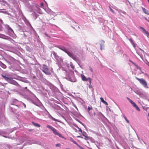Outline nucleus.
Wrapping results in <instances>:
<instances>
[{
  "instance_id": "1",
  "label": "nucleus",
  "mask_w": 149,
  "mask_h": 149,
  "mask_svg": "<svg viewBox=\"0 0 149 149\" xmlns=\"http://www.w3.org/2000/svg\"><path fill=\"white\" fill-rule=\"evenodd\" d=\"M64 71L63 73L65 74V78L67 79L72 82L77 81V79L74 76L73 71H70L69 73H68L66 70H64Z\"/></svg>"
},
{
  "instance_id": "2",
  "label": "nucleus",
  "mask_w": 149,
  "mask_h": 149,
  "mask_svg": "<svg viewBox=\"0 0 149 149\" xmlns=\"http://www.w3.org/2000/svg\"><path fill=\"white\" fill-rule=\"evenodd\" d=\"M56 47L65 52V53L67 54L71 58L77 61V58L76 57L74 56L72 52L69 51L68 49L65 46L62 45H57Z\"/></svg>"
},
{
  "instance_id": "3",
  "label": "nucleus",
  "mask_w": 149,
  "mask_h": 149,
  "mask_svg": "<svg viewBox=\"0 0 149 149\" xmlns=\"http://www.w3.org/2000/svg\"><path fill=\"white\" fill-rule=\"evenodd\" d=\"M1 76L3 78L8 82L11 84H13L17 86H20L15 81L13 80L12 78L6 77V75L1 74Z\"/></svg>"
},
{
  "instance_id": "4",
  "label": "nucleus",
  "mask_w": 149,
  "mask_h": 149,
  "mask_svg": "<svg viewBox=\"0 0 149 149\" xmlns=\"http://www.w3.org/2000/svg\"><path fill=\"white\" fill-rule=\"evenodd\" d=\"M27 91L29 93L33 95V100L29 99V100L31 102L34 104L36 106H39L41 104V103L38 99L34 95L31 91L28 89H27Z\"/></svg>"
},
{
  "instance_id": "5",
  "label": "nucleus",
  "mask_w": 149,
  "mask_h": 149,
  "mask_svg": "<svg viewBox=\"0 0 149 149\" xmlns=\"http://www.w3.org/2000/svg\"><path fill=\"white\" fill-rule=\"evenodd\" d=\"M47 127L50 129L53 132V133L55 135L58 136L60 137L64 138V137L59 133L58 131L53 127L49 125H47Z\"/></svg>"
},
{
  "instance_id": "6",
  "label": "nucleus",
  "mask_w": 149,
  "mask_h": 149,
  "mask_svg": "<svg viewBox=\"0 0 149 149\" xmlns=\"http://www.w3.org/2000/svg\"><path fill=\"white\" fill-rule=\"evenodd\" d=\"M136 79L139 81L140 83L144 88H148L147 83L146 81L143 78L139 79L137 77H135Z\"/></svg>"
},
{
  "instance_id": "7",
  "label": "nucleus",
  "mask_w": 149,
  "mask_h": 149,
  "mask_svg": "<svg viewBox=\"0 0 149 149\" xmlns=\"http://www.w3.org/2000/svg\"><path fill=\"white\" fill-rule=\"evenodd\" d=\"M4 26L5 29L7 30L9 35L11 37H14L15 34L13 30L7 24H5Z\"/></svg>"
},
{
  "instance_id": "8",
  "label": "nucleus",
  "mask_w": 149,
  "mask_h": 149,
  "mask_svg": "<svg viewBox=\"0 0 149 149\" xmlns=\"http://www.w3.org/2000/svg\"><path fill=\"white\" fill-rule=\"evenodd\" d=\"M29 28V29L30 34L32 36H33L36 38L38 37V36L37 34L36 31L33 28L32 26H31V27Z\"/></svg>"
},
{
  "instance_id": "9",
  "label": "nucleus",
  "mask_w": 149,
  "mask_h": 149,
  "mask_svg": "<svg viewBox=\"0 0 149 149\" xmlns=\"http://www.w3.org/2000/svg\"><path fill=\"white\" fill-rule=\"evenodd\" d=\"M42 71L43 72L47 75H50L51 73L47 66L45 64H43L42 66Z\"/></svg>"
},
{
  "instance_id": "10",
  "label": "nucleus",
  "mask_w": 149,
  "mask_h": 149,
  "mask_svg": "<svg viewBox=\"0 0 149 149\" xmlns=\"http://www.w3.org/2000/svg\"><path fill=\"white\" fill-rule=\"evenodd\" d=\"M29 9H30V11L31 12H33L32 14L33 17L35 19H36L38 17V15L35 12L33 11V7L32 6H30L29 7Z\"/></svg>"
},
{
  "instance_id": "11",
  "label": "nucleus",
  "mask_w": 149,
  "mask_h": 149,
  "mask_svg": "<svg viewBox=\"0 0 149 149\" xmlns=\"http://www.w3.org/2000/svg\"><path fill=\"white\" fill-rule=\"evenodd\" d=\"M127 99L131 103L132 105L136 109L139 111H140V110L139 107L136 105L134 102L132 100L130 99L129 98L127 97Z\"/></svg>"
},
{
  "instance_id": "12",
  "label": "nucleus",
  "mask_w": 149,
  "mask_h": 149,
  "mask_svg": "<svg viewBox=\"0 0 149 149\" xmlns=\"http://www.w3.org/2000/svg\"><path fill=\"white\" fill-rule=\"evenodd\" d=\"M20 102L17 100L15 99H13L11 100L10 102V104L11 105H14L18 107V103Z\"/></svg>"
},
{
  "instance_id": "13",
  "label": "nucleus",
  "mask_w": 149,
  "mask_h": 149,
  "mask_svg": "<svg viewBox=\"0 0 149 149\" xmlns=\"http://www.w3.org/2000/svg\"><path fill=\"white\" fill-rule=\"evenodd\" d=\"M27 143L29 145L33 144H40V142L35 140H29L27 141Z\"/></svg>"
},
{
  "instance_id": "14",
  "label": "nucleus",
  "mask_w": 149,
  "mask_h": 149,
  "mask_svg": "<svg viewBox=\"0 0 149 149\" xmlns=\"http://www.w3.org/2000/svg\"><path fill=\"white\" fill-rule=\"evenodd\" d=\"M23 19L25 22L26 24L27 25L29 28L31 26H32L28 20L25 17L23 16Z\"/></svg>"
},
{
  "instance_id": "15",
  "label": "nucleus",
  "mask_w": 149,
  "mask_h": 149,
  "mask_svg": "<svg viewBox=\"0 0 149 149\" xmlns=\"http://www.w3.org/2000/svg\"><path fill=\"white\" fill-rule=\"evenodd\" d=\"M134 92L137 95H143L142 93L138 88H136L133 90Z\"/></svg>"
},
{
  "instance_id": "16",
  "label": "nucleus",
  "mask_w": 149,
  "mask_h": 149,
  "mask_svg": "<svg viewBox=\"0 0 149 149\" xmlns=\"http://www.w3.org/2000/svg\"><path fill=\"white\" fill-rule=\"evenodd\" d=\"M140 28L142 30V32L145 34L147 36H149V33L147 31H146L144 28L140 26Z\"/></svg>"
},
{
  "instance_id": "17",
  "label": "nucleus",
  "mask_w": 149,
  "mask_h": 149,
  "mask_svg": "<svg viewBox=\"0 0 149 149\" xmlns=\"http://www.w3.org/2000/svg\"><path fill=\"white\" fill-rule=\"evenodd\" d=\"M53 54L54 56V58L56 60H58L59 58V56L57 55L56 53L54 51H52L51 52V55Z\"/></svg>"
},
{
  "instance_id": "18",
  "label": "nucleus",
  "mask_w": 149,
  "mask_h": 149,
  "mask_svg": "<svg viewBox=\"0 0 149 149\" xmlns=\"http://www.w3.org/2000/svg\"><path fill=\"white\" fill-rule=\"evenodd\" d=\"M0 66L2 68L5 69L6 68V66L5 64L3 63L0 61Z\"/></svg>"
},
{
  "instance_id": "19",
  "label": "nucleus",
  "mask_w": 149,
  "mask_h": 149,
  "mask_svg": "<svg viewBox=\"0 0 149 149\" xmlns=\"http://www.w3.org/2000/svg\"><path fill=\"white\" fill-rule=\"evenodd\" d=\"M81 77L82 78V79L83 81H87L88 79V78H86L85 76L83 74H81Z\"/></svg>"
},
{
  "instance_id": "20",
  "label": "nucleus",
  "mask_w": 149,
  "mask_h": 149,
  "mask_svg": "<svg viewBox=\"0 0 149 149\" xmlns=\"http://www.w3.org/2000/svg\"><path fill=\"white\" fill-rule=\"evenodd\" d=\"M101 43L100 44V49L102 50V47L104 46V44L105 42L103 40H101L100 41Z\"/></svg>"
},
{
  "instance_id": "21",
  "label": "nucleus",
  "mask_w": 149,
  "mask_h": 149,
  "mask_svg": "<svg viewBox=\"0 0 149 149\" xmlns=\"http://www.w3.org/2000/svg\"><path fill=\"white\" fill-rule=\"evenodd\" d=\"M128 40L130 41V43H131L133 47L135 48L136 47V45H135V44H134V42H133L132 39L131 38H129L128 39Z\"/></svg>"
},
{
  "instance_id": "22",
  "label": "nucleus",
  "mask_w": 149,
  "mask_h": 149,
  "mask_svg": "<svg viewBox=\"0 0 149 149\" xmlns=\"http://www.w3.org/2000/svg\"><path fill=\"white\" fill-rule=\"evenodd\" d=\"M142 9L143 11V12L146 14L148 15V14L149 12V11H148V10H146L145 8L142 7Z\"/></svg>"
},
{
  "instance_id": "23",
  "label": "nucleus",
  "mask_w": 149,
  "mask_h": 149,
  "mask_svg": "<svg viewBox=\"0 0 149 149\" xmlns=\"http://www.w3.org/2000/svg\"><path fill=\"white\" fill-rule=\"evenodd\" d=\"M100 99L101 100V101L103 103H104L106 105H108L107 103L104 100L102 97H100Z\"/></svg>"
},
{
  "instance_id": "24",
  "label": "nucleus",
  "mask_w": 149,
  "mask_h": 149,
  "mask_svg": "<svg viewBox=\"0 0 149 149\" xmlns=\"http://www.w3.org/2000/svg\"><path fill=\"white\" fill-rule=\"evenodd\" d=\"M32 123L36 127H40V125L37 123H34L33 122H32Z\"/></svg>"
},
{
  "instance_id": "25",
  "label": "nucleus",
  "mask_w": 149,
  "mask_h": 149,
  "mask_svg": "<svg viewBox=\"0 0 149 149\" xmlns=\"http://www.w3.org/2000/svg\"><path fill=\"white\" fill-rule=\"evenodd\" d=\"M49 117L50 118L52 119V120H54V121H58L54 118H53L51 115L50 114H49Z\"/></svg>"
},
{
  "instance_id": "26",
  "label": "nucleus",
  "mask_w": 149,
  "mask_h": 149,
  "mask_svg": "<svg viewBox=\"0 0 149 149\" xmlns=\"http://www.w3.org/2000/svg\"><path fill=\"white\" fill-rule=\"evenodd\" d=\"M123 117L125 119V120L127 122V123H129V120L127 119V118H126V116H125V115L124 114L123 115Z\"/></svg>"
},
{
  "instance_id": "27",
  "label": "nucleus",
  "mask_w": 149,
  "mask_h": 149,
  "mask_svg": "<svg viewBox=\"0 0 149 149\" xmlns=\"http://www.w3.org/2000/svg\"><path fill=\"white\" fill-rule=\"evenodd\" d=\"M25 48L26 50L28 51H30L31 49L30 48V47L26 45L25 47Z\"/></svg>"
},
{
  "instance_id": "28",
  "label": "nucleus",
  "mask_w": 149,
  "mask_h": 149,
  "mask_svg": "<svg viewBox=\"0 0 149 149\" xmlns=\"http://www.w3.org/2000/svg\"><path fill=\"white\" fill-rule=\"evenodd\" d=\"M26 33H27V34H26L25 33H23V35L24 36L25 38L27 37L29 33V32H26Z\"/></svg>"
},
{
  "instance_id": "29",
  "label": "nucleus",
  "mask_w": 149,
  "mask_h": 149,
  "mask_svg": "<svg viewBox=\"0 0 149 149\" xmlns=\"http://www.w3.org/2000/svg\"><path fill=\"white\" fill-rule=\"evenodd\" d=\"M76 120L80 124H82L83 125L84 127V124L81 122L79 120L77 119H76Z\"/></svg>"
},
{
  "instance_id": "30",
  "label": "nucleus",
  "mask_w": 149,
  "mask_h": 149,
  "mask_svg": "<svg viewBox=\"0 0 149 149\" xmlns=\"http://www.w3.org/2000/svg\"><path fill=\"white\" fill-rule=\"evenodd\" d=\"M21 81L26 83H28L29 82L28 80H26L25 79H22Z\"/></svg>"
},
{
  "instance_id": "31",
  "label": "nucleus",
  "mask_w": 149,
  "mask_h": 149,
  "mask_svg": "<svg viewBox=\"0 0 149 149\" xmlns=\"http://www.w3.org/2000/svg\"><path fill=\"white\" fill-rule=\"evenodd\" d=\"M20 103H21L20 104L21 105H23L25 108L26 107V105L24 103L22 102H20Z\"/></svg>"
},
{
  "instance_id": "32",
  "label": "nucleus",
  "mask_w": 149,
  "mask_h": 149,
  "mask_svg": "<svg viewBox=\"0 0 149 149\" xmlns=\"http://www.w3.org/2000/svg\"><path fill=\"white\" fill-rule=\"evenodd\" d=\"M84 137H85L84 139L85 140H88V139H89V137L86 136H84Z\"/></svg>"
},
{
  "instance_id": "33",
  "label": "nucleus",
  "mask_w": 149,
  "mask_h": 149,
  "mask_svg": "<svg viewBox=\"0 0 149 149\" xmlns=\"http://www.w3.org/2000/svg\"><path fill=\"white\" fill-rule=\"evenodd\" d=\"M88 81H89V83L90 84H91V79L90 78L88 77Z\"/></svg>"
},
{
  "instance_id": "34",
  "label": "nucleus",
  "mask_w": 149,
  "mask_h": 149,
  "mask_svg": "<svg viewBox=\"0 0 149 149\" xmlns=\"http://www.w3.org/2000/svg\"><path fill=\"white\" fill-rule=\"evenodd\" d=\"M90 131L91 132H92L93 133H94L95 134H96V135H97V134H98V133L97 132H95L93 131L92 130H91Z\"/></svg>"
},
{
  "instance_id": "35",
  "label": "nucleus",
  "mask_w": 149,
  "mask_h": 149,
  "mask_svg": "<svg viewBox=\"0 0 149 149\" xmlns=\"http://www.w3.org/2000/svg\"><path fill=\"white\" fill-rule=\"evenodd\" d=\"M56 147H60L61 146V144L60 143H58L56 145Z\"/></svg>"
},
{
  "instance_id": "36",
  "label": "nucleus",
  "mask_w": 149,
  "mask_h": 149,
  "mask_svg": "<svg viewBox=\"0 0 149 149\" xmlns=\"http://www.w3.org/2000/svg\"><path fill=\"white\" fill-rule=\"evenodd\" d=\"M82 135H83V136H86V132H82Z\"/></svg>"
},
{
  "instance_id": "37",
  "label": "nucleus",
  "mask_w": 149,
  "mask_h": 149,
  "mask_svg": "<svg viewBox=\"0 0 149 149\" xmlns=\"http://www.w3.org/2000/svg\"><path fill=\"white\" fill-rule=\"evenodd\" d=\"M92 109V107H88V111H90Z\"/></svg>"
},
{
  "instance_id": "38",
  "label": "nucleus",
  "mask_w": 149,
  "mask_h": 149,
  "mask_svg": "<svg viewBox=\"0 0 149 149\" xmlns=\"http://www.w3.org/2000/svg\"><path fill=\"white\" fill-rule=\"evenodd\" d=\"M3 52L2 50H0V55H2L3 54Z\"/></svg>"
},
{
  "instance_id": "39",
  "label": "nucleus",
  "mask_w": 149,
  "mask_h": 149,
  "mask_svg": "<svg viewBox=\"0 0 149 149\" xmlns=\"http://www.w3.org/2000/svg\"><path fill=\"white\" fill-rule=\"evenodd\" d=\"M10 40L12 43H13V42H15L14 40L12 39H10Z\"/></svg>"
},
{
  "instance_id": "40",
  "label": "nucleus",
  "mask_w": 149,
  "mask_h": 149,
  "mask_svg": "<svg viewBox=\"0 0 149 149\" xmlns=\"http://www.w3.org/2000/svg\"><path fill=\"white\" fill-rule=\"evenodd\" d=\"M78 129H79V131L81 133H82V131L81 128L79 127Z\"/></svg>"
},
{
  "instance_id": "41",
  "label": "nucleus",
  "mask_w": 149,
  "mask_h": 149,
  "mask_svg": "<svg viewBox=\"0 0 149 149\" xmlns=\"http://www.w3.org/2000/svg\"><path fill=\"white\" fill-rule=\"evenodd\" d=\"M70 66H71L72 68V69L73 70H74V67L73 65L72 64H71L70 65Z\"/></svg>"
},
{
  "instance_id": "42",
  "label": "nucleus",
  "mask_w": 149,
  "mask_h": 149,
  "mask_svg": "<svg viewBox=\"0 0 149 149\" xmlns=\"http://www.w3.org/2000/svg\"><path fill=\"white\" fill-rule=\"evenodd\" d=\"M0 13H6V12L0 10Z\"/></svg>"
},
{
  "instance_id": "43",
  "label": "nucleus",
  "mask_w": 149,
  "mask_h": 149,
  "mask_svg": "<svg viewBox=\"0 0 149 149\" xmlns=\"http://www.w3.org/2000/svg\"><path fill=\"white\" fill-rule=\"evenodd\" d=\"M71 141L73 142L74 144L76 143V142L74 140L72 139L71 140Z\"/></svg>"
},
{
  "instance_id": "44",
  "label": "nucleus",
  "mask_w": 149,
  "mask_h": 149,
  "mask_svg": "<svg viewBox=\"0 0 149 149\" xmlns=\"http://www.w3.org/2000/svg\"><path fill=\"white\" fill-rule=\"evenodd\" d=\"M6 62L8 64H9V65H10L11 64V63L10 62L8 61H6Z\"/></svg>"
},
{
  "instance_id": "45",
  "label": "nucleus",
  "mask_w": 149,
  "mask_h": 149,
  "mask_svg": "<svg viewBox=\"0 0 149 149\" xmlns=\"http://www.w3.org/2000/svg\"><path fill=\"white\" fill-rule=\"evenodd\" d=\"M44 34L47 36L49 37V36L48 35H47V33H45Z\"/></svg>"
},
{
  "instance_id": "46",
  "label": "nucleus",
  "mask_w": 149,
  "mask_h": 149,
  "mask_svg": "<svg viewBox=\"0 0 149 149\" xmlns=\"http://www.w3.org/2000/svg\"><path fill=\"white\" fill-rule=\"evenodd\" d=\"M77 146H78L79 147V146H80L77 143V142H76V143H74Z\"/></svg>"
},
{
  "instance_id": "47",
  "label": "nucleus",
  "mask_w": 149,
  "mask_h": 149,
  "mask_svg": "<svg viewBox=\"0 0 149 149\" xmlns=\"http://www.w3.org/2000/svg\"><path fill=\"white\" fill-rule=\"evenodd\" d=\"M110 10L113 13V11H114L110 7Z\"/></svg>"
},
{
  "instance_id": "48",
  "label": "nucleus",
  "mask_w": 149,
  "mask_h": 149,
  "mask_svg": "<svg viewBox=\"0 0 149 149\" xmlns=\"http://www.w3.org/2000/svg\"><path fill=\"white\" fill-rule=\"evenodd\" d=\"M90 71L91 72H93V69L92 68H90Z\"/></svg>"
},
{
  "instance_id": "49",
  "label": "nucleus",
  "mask_w": 149,
  "mask_h": 149,
  "mask_svg": "<svg viewBox=\"0 0 149 149\" xmlns=\"http://www.w3.org/2000/svg\"><path fill=\"white\" fill-rule=\"evenodd\" d=\"M74 107H75V108L78 110V109H77V106L75 105H74Z\"/></svg>"
},
{
  "instance_id": "50",
  "label": "nucleus",
  "mask_w": 149,
  "mask_h": 149,
  "mask_svg": "<svg viewBox=\"0 0 149 149\" xmlns=\"http://www.w3.org/2000/svg\"><path fill=\"white\" fill-rule=\"evenodd\" d=\"M74 126L77 127V128H78L79 127H78V126H77V125H74Z\"/></svg>"
},
{
  "instance_id": "51",
  "label": "nucleus",
  "mask_w": 149,
  "mask_h": 149,
  "mask_svg": "<svg viewBox=\"0 0 149 149\" xmlns=\"http://www.w3.org/2000/svg\"><path fill=\"white\" fill-rule=\"evenodd\" d=\"M0 22H1V23H3V22L2 20L0 19Z\"/></svg>"
},
{
  "instance_id": "52",
  "label": "nucleus",
  "mask_w": 149,
  "mask_h": 149,
  "mask_svg": "<svg viewBox=\"0 0 149 149\" xmlns=\"http://www.w3.org/2000/svg\"><path fill=\"white\" fill-rule=\"evenodd\" d=\"M122 13L125 14L126 13L124 11Z\"/></svg>"
},
{
  "instance_id": "53",
  "label": "nucleus",
  "mask_w": 149,
  "mask_h": 149,
  "mask_svg": "<svg viewBox=\"0 0 149 149\" xmlns=\"http://www.w3.org/2000/svg\"><path fill=\"white\" fill-rule=\"evenodd\" d=\"M145 19L146 21H148V19H147V18H145Z\"/></svg>"
},
{
  "instance_id": "54",
  "label": "nucleus",
  "mask_w": 149,
  "mask_h": 149,
  "mask_svg": "<svg viewBox=\"0 0 149 149\" xmlns=\"http://www.w3.org/2000/svg\"><path fill=\"white\" fill-rule=\"evenodd\" d=\"M71 27L74 29H75V28L73 26H71Z\"/></svg>"
},
{
  "instance_id": "55",
  "label": "nucleus",
  "mask_w": 149,
  "mask_h": 149,
  "mask_svg": "<svg viewBox=\"0 0 149 149\" xmlns=\"http://www.w3.org/2000/svg\"><path fill=\"white\" fill-rule=\"evenodd\" d=\"M77 137H81V136H77Z\"/></svg>"
},
{
  "instance_id": "56",
  "label": "nucleus",
  "mask_w": 149,
  "mask_h": 149,
  "mask_svg": "<svg viewBox=\"0 0 149 149\" xmlns=\"http://www.w3.org/2000/svg\"><path fill=\"white\" fill-rule=\"evenodd\" d=\"M148 116H149V113H148V115H147Z\"/></svg>"
},
{
  "instance_id": "57",
  "label": "nucleus",
  "mask_w": 149,
  "mask_h": 149,
  "mask_svg": "<svg viewBox=\"0 0 149 149\" xmlns=\"http://www.w3.org/2000/svg\"><path fill=\"white\" fill-rule=\"evenodd\" d=\"M89 88H90V87H92L91 86H90V85H89Z\"/></svg>"
},
{
  "instance_id": "58",
  "label": "nucleus",
  "mask_w": 149,
  "mask_h": 149,
  "mask_svg": "<svg viewBox=\"0 0 149 149\" xmlns=\"http://www.w3.org/2000/svg\"><path fill=\"white\" fill-rule=\"evenodd\" d=\"M25 89H27V87H25Z\"/></svg>"
},
{
  "instance_id": "59",
  "label": "nucleus",
  "mask_w": 149,
  "mask_h": 149,
  "mask_svg": "<svg viewBox=\"0 0 149 149\" xmlns=\"http://www.w3.org/2000/svg\"><path fill=\"white\" fill-rule=\"evenodd\" d=\"M73 22H74V23H76V22L75 21H73Z\"/></svg>"
},
{
  "instance_id": "60",
  "label": "nucleus",
  "mask_w": 149,
  "mask_h": 149,
  "mask_svg": "<svg viewBox=\"0 0 149 149\" xmlns=\"http://www.w3.org/2000/svg\"><path fill=\"white\" fill-rule=\"evenodd\" d=\"M10 67V69H11L12 68L11 67Z\"/></svg>"
},
{
  "instance_id": "61",
  "label": "nucleus",
  "mask_w": 149,
  "mask_h": 149,
  "mask_svg": "<svg viewBox=\"0 0 149 149\" xmlns=\"http://www.w3.org/2000/svg\"><path fill=\"white\" fill-rule=\"evenodd\" d=\"M130 61L131 62V63L132 62V61H130Z\"/></svg>"
},
{
  "instance_id": "62",
  "label": "nucleus",
  "mask_w": 149,
  "mask_h": 149,
  "mask_svg": "<svg viewBox=\"0 0 149 149\" xmlns=\"http://www.w3.org/2000/svg\"><path fill=\"white\" fill-rule=\"evenodd\" d=\"M41 5H43V4L42 3Z\"/></svg>"
},
{
  "instance_id": "63",
  "label": "nucleus",
  "mask_w": 149,
  "mask_h": 149,
  "mask_svg": "<svg viewBox=\"0 0 149 149\" xmlns=\"http://www.w3.org/2000/svg\"><path fill=\"white\" fill-rule=\"evenodd\" d=\"M139 69H141V68H139Z\"/></svg>"
},
{
  "instance_id": "64",
  "label": "nucleus",
  "mask_w": 149,
  "mask_h": 149,
  "mask_svg": "<svg viewBox=\"0 0 149 149\" xmlns=\"http://www.w3.org/2000/svg\"><path fill=\"white\" fill-rule=\"evenodd\" d=\"M147 21L148 22H149V20H148V21Z\"/></svg>"
}]
</instances>
